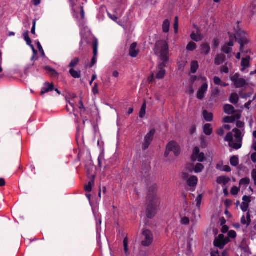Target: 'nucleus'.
I'll list each match as a JSON object with an SVG mask.
<instances>
[{
    "label": "nucleus",
    "mask_w": 256,
    "mask_h": 256,
    "mask_svg": "<svg viewBox=\"0 0 256 256\" xmlns=\"http://www.w3.org/2000/svg\"><path fill=\"white\" fill-rule=\"evenodd\" d=\"M72 8V14L76 20L80 28L82 36L81 44L85 37L90 34L88 28L85 26L84 12L82 5L86 2V0H69Z\"/></svg>",
    "instance_id": "1"
},
{
    "label": "nucleus",
    "mask_w": 256,
    "mask_h": 256,
    "mask_svg": "<svg viewBox=\"0 0 256 256\" xmlns=\"http://www.w3.org/2000/svg\"><path fill=\"white\" fill-rule=\"evenodd\" d=\"M155 52L162 61L158 64V71L156 74V78L158 79H162L166 74L164 68L168 60V46L167 42L164 40L158 42L156 44Z\"/></svg>",
    "instance_id": "2"
},
{
    "label": "nucleus",
    "mask_w": 256,
    "mask_h": 256,
    "mask_svg": "<svg viewBox=\"0 0 256 256\" xmlns=\"http://www.w3.org/2000/svg\"><path fill=\"white\" fill-rule=\"evenodd\" d=\"M236 126L238 128H234L230 132L227 134L224 140L228 143L230 147L238 150L242 146V142L244 135V123L238 121Z\"/></svg>",
    "instance_id": "3"
},
{
    "label": "nucleus",
    "mask_w": 256,
    "mask_h": 256,
    "mask_svg": "<svg viewBox=\"0 0 256 256\" xmlns=\"http://www.w3.org/2000/svg\"><path fill=\"white\" fill-rule=\"evenodd\" d=\"M158 186L155 183H152L148 188L149 203L148 205L146 214L148 218H152L156 213L158 208L160 204V198L156 194Z\"/></svg>",
    "instance_id": "4"
},
{
    "label": "nucleus",
    "mask_w": 256,
    "mask_h": 256,
    "mask_svg": "<svg viewBox=\"0 0 256 256\" xmlns=\"http://www.w3.org/2000/svg\"><path fill=\"white\" fill-rule=\"evenodd\" d=\"M180 148L178 144L174 141H172L167 144L164 156L166 158L170 157V159L172 157V154L174 156H177L180 154Z\"/></svg>",
    "instance_id": "5"
},
{
    "label": "nucleus",
    "mask_w": 256,
    "mask_h": 256,
    "mask_svg": "<svg viewBox=\"0 0 256 256\" xmlns=\"http://www.w3.org/2000/svg\"><path fill=\"white\" fill-rule=\"evenodd\" d=\"M198 80H200L202 83V86L199 88L198 92L196 96L197 98L199 100H202L208 91V84L207 78L205 76H200L198 78Z\"/></svg>",
    "instance_id": "6"
},
{
    "label": "nucleus",
    "mask_w": 256,
    "mask_h": 256,
    "mask_svg": "<svg viewBox=\"0 0 256 256\" xmlns=\"http://www.w3.org/2000/svg\"><path fill=\"white\" fill-rule=\"evenodd\" d=\"M154 236L152 232L148 230H143L142 244L144 246H150L153 242Z\"/></svg>",
    "instance_id": "7"
},
{
    "label": "nucleus",
    "mask_w": 256,
    "mask_h": 256,
    "mask_svg": "<svg viewBox=\"0 0 256 256\" xmlns=\"http://www.w3.org/2000/svg\"><path fill=\"white\" fill-rule=\"evenodd\" d=\"M231 80L236 88H242L244 87L246 84V80L240 78V74H236L231 78Z\"/></svg>",
    "instance_id": "8"
},
{
    "label": "nucleus",
    "mask_w": 256,
    "mask_h": 256,
    "mask_svg": "<svg viewBox=\"0 0 256 256\" xmlns=\"http://www.w3.org/2000/svg\"><path fill=\"white\" fill-rule=\"evenodd\" d=\"M205 158V155L204 152H200V148L198 146L194 148L191 159L192 162L198 160L199 162H202Z\"/></svg>",
    "instance_id": "9"
},
{
    "label": "nucleus",
    "mask_w": 256,
    "mask_h": 256,
    "mask_svg": "<svg viewBox=\"0 0 256 256\" xmlns=\"http://www.w3.org/2000/svg\"><path fill=\"white\" fill-rule=\"evenodd\" d=\"M154 134L155 130L154 129H152L145 136L144 142L142 144V148L143 150H146L148 148L153 140Z\"/></svg>",
    "instance_id": "10"
},
{
    "label": "nucleus",
    "mask_w": 256,
    "mask_h": 256,
    "mask_svg": "<svg viewBox=\"0 0 256 256\" xmlns=\"http://www.w3.org/2000/svg\"><path fill=\"white\" fill-rule=\"evenodd\" d=\"M228 242V238L225 237L223 234H221L214 240V244L216 246L222 248Z\"/></svg>",
    "instance_id": "11"
},
{
    "label": "nucleus",
    "mask_w": 256,
    "mask_h": 256,
    "mask_svg": "<svg viewBox=\"0 0 256 256\" xmlns=\"http://www.w3.org/2000/svg\"><path fill=\"white\" fill-rule=\"evenodd\" d=\"M198 178L196 176H191L186 180L188 185L194 191L198 184Z\"/></svg>",
    "instance_id": "12"
},
{
    "label": "nucleus",
    "mask_w": 256,
    "mask_h": 256,
    "mask_svg": "<svg viewBox=\"0 0 256 256\" xmlns=\"http://www.w3.org/2000/svg\"><path fill=\"white\" fill-rule=\"evenodd\" d=\"M98 41L95 40L93 42V53L94 56L92 60L91 66H93L97 62V56L98 52Z\"/></svg>",
    "instance_id": "13"
},
{
    "label": "nucleus",
    "mask_w": 256,
    "mask_h": 256,
    "mask_svg": "<svg viewBox=\"0 0 256 256\" xmlns=\"http://www.w3.org/2000/svg\"><path fill=\"white\" fill-rule=\"evenodd\" d=\"M24 37V38L25 41L26 42V44L28 46H29L32 50L34 55L32 58V60H34V58L35 55L36 54V50L34 49V46L31 44L32 41L28 36V32H26L23 34Z\"/></svg>",
    "instance_id": "14"
},
{
    "label": "nucleus",
    "mask_w": 256,
    "mask_h": 256,
    "mask_svg": "<svg viewBox=\"0 0 256 256\" xmlns=\"http://www.w3.org/2000/svg\"><path fill=\"white\" fill-rule=\"evenodd\" d=\"M96 220V232H97V240L98 243L100 244V232L101 231V224L102 220L100 218L98 217V216H95Z\"/></svg>",
    "instance_id": "15"
},
{
    "label": "nucleus",
    "mask_w": 256,
    "mask_h": 256,
    "mask_svg": "<svg viewBox=\"0 0 256 256\" xmlns=\"http://www.w3.org/2000/svg\"><path fill=\"white\" fill-rule=\"evenodd\" d=\"M54 88V86L52 84H50L48 82H45L44 84L43 87L42 88L40 92L41 94H44L49 92L52 90Z\"/></svg>",
    "instance_id": "16"
},
{
    "label": "nucleus",
    "mask_w": 256,
    "mask_h": 256,
    "mask_svg": "<svg viewBox=\"0 0 256 256\" xmlns=\"http://www.w3.org/2000/svg\"><path fill=\"white\" fill-rule=\"evenodd\" d=\"M250 56H246L244 58H242L241 62V66L242 68L241 71L244 72L245 70L250 66Z\"/></svg>",
    "instance_id": "17"
},
{
    "label": "nucleus",
    "mask_w": 256,
    "mask_h": 256,
    "mask_svg": "<svg viewBox=\"0 0 256 256\" xmlns=\"http://www.w3.org/2000/svg\"><path fill=\"white\" fill-rule=\"evenodd\" d=\"M241 223L243 225H246L247 228L250 224L251 219L250 212H248L246 216H243L241 218Z\"/></svg>",
    "instance_id": "18"
},
{
    "label": "nucleus",
    "mask_w": 256,
    "mask_h": 256,
    "mask_svg": "<svg viewBox=\"0 0 256 256\" xmlns=\"http://www.w3.org/2000/svg\"><path fill=\"white\" fill-rule=\"evenodd\" d=\"M138 51L136 50V44H132L130 48V55L132 58H135L138 56Z\"/></svg>",
    "instance_id": "19"
},
{
    "label": "nucleus",
    "mask_w": 256,
    "mask_h": 256,
    "mask_svg": "<svg viewBox=\"0 0 256 256\" xmlns=\"http://www.w3.org/2000/svg\"><path fill=\"white\" fill-rule=\"evenodd\" d=\"M234 46V42L232 41H230L228 44H226L222 48V51L225 54H228L230 53L232 50V47Z\"/></svg>",
    "instance_id": "20"
},
{
    "label": "nucleus",
    "mask_w": 256,
    "mask_h": 256,
    "mask_svg": "<svg viewBox=\"0 0 256 256\" xmlns=\"http://www.w3.org/2000/svg\"><path fill=\"white\" fill-rule=\"evenodd\" d=\"M224 110L226 114H231L234 113V107L228 104H225L224 106Z\"/></svg>",
    "instance_id": "21"
},
{
    "label": "nucleus",
    "mask_w": 256,
    "mask_h": 256,
    "mask_svg": "<svg viewBox=\"0 0 256 256\" xmlns=\"http://www.w3.org/2000/svg\"><path fill=\"white\" fill-rule=\"evenodd\" d=\"M230 180V179L229 178L225 176H222L217 178L216 182L219 184L226 186L228 182Z\"/></svg>",
    "instance_id": "22"
},
{
    "label": "nucleus",
    "mask_w": 256,
    "mask_h": 256,
    "mask_svg": "<svg viewBox=\"0 0 256 256\" xmlns=\"http://www.w3.org/2000/svg\"><path fill=\"white\" fill-rule=\"evenodd\" d=\"M202 114L204 120L206 122H210L212 120L214 116L212 112H208L206 110H204Z\"/></svg>",
    "instance_id": "23"
},
{
    "label": "nucleus",
    "mask_w": 256,
    "mask_h": 256,
    "mask_svg": "<svg viewBox=\"0 0 256 256\" xmlns=\"http://www.w3.org/2000/svg\"><path fill=\"white\" fill-rule=\"evenodd\" d=\"M240 34L244 36V37L239 39L238 41V43L240 46V50L242 51L244 46L248 42V40L247 38L245 37L246 33L244 32H240Z\"/></svg>",
    "instance_id": "24"
},
{
    "label": "nucleus",
    "mask_w": 256,
    "mask_h": 256,
    "mask_svg": "<svg viewBox=\"0 0 256 256\" xmlns=\"http://www.w3.org/2000/svg\"><path fill=\"white\" fill-rule=\"evenodd\" d=\"M204 132L207 136H210L212 132V128L210 124H206L204 126Z\"/></svg>",
    "instance_id": "25"
},
{
    "label": "nucleus",
    "mask_w": 256,
    "mask_h": 256,
    "mask_svg": "<svg viewBox=\"0 0 256 256\" xmlns=\"http://www.w3.org/2000/svg\"><path fill=\"white\" fill-rule=\"evenodd\" d=\"M225 56L224 54H218L214 60V63L216 65H220L224 62Z\"/></svg>",
    "instance_id": "26"
},
{
    "label": "nucleus",
    "mask_w": 256,
    "mask_h": 256,
    "mask_svg": "<svg viewBox=\"0 0 256 256\" xmlns=\"http://www.w3.org/2000/svg\"><path fill=\"white\" fill-rule=\"evenodd\" d=\"M190 37L192 40L196 42L200 41L202 38V36L198 31H197L196 33L192 32Z\"/></svg>",
    "instance_id": "27"
},
{
    "label": "nucleus",
    "mask_w": 256,
    "mask_h": 256,
    "mask_svg": "<svg viewBox=\"0 0 256 256\" xmlns=\"http://www.w3.org/2000/svg\"><path fill=\"white\" fill-rule=\"evenodd\" d=\"M70 74L74 78H78L81 76L80 71L76 70L74 68H71L70 70Z\"/></svg>",
    "instance_id": "28"
},
{
    "label": "nucleus",
    "mask_w": 256,
    "mask_h": 256,
    "mask_svg": "<svg viewBox=\"0 0 256 256\" xmlns=\"http://www.w3.org/2000/svg\"><path fill=\"white\" fill-rule=\"evenodd\" d=\"M210 46L207 44H204L201 46L202 53L204 54H208L210 52Z\"/></svg>",
    "instance_id": "29"
},
{
    "label": "nucleus",
    "mask_w": 256,
    "mask_h": 256,
    "mask_svg": "<svg viewBox=\"0 0 256 256\" xmlns=\"http://www.w3.org/2000/svg\"><path fill=\"white\" fill-rule=\"evenodd\" d=\"M198 68V64L197 61H192L190 64V72L194 74Z\"/></svg>",
    "instance_id": "30"
},
{
    "label": "nucleus",
    "mask_w": 256,
    "mask_h": 256,
    "mask_svg": "<svg viewBox=\"0 0 256 256\" xmlns=\"http://www.w3.org/2000/svg\"><path fill=\"white\" fill-rule=\"evenodd\" d=\"M170 22L168 20H166L163 22L162 30L164 32H168L169 31Z\"/></svg>",
    "instance_id": "31"
},
{
    "label": "nucleus",
    "mask_w": 256,
    "mask_h": 256,
    "mask_svg": "<svg viewBox=\"0 0 256 256\" xmlns=\"http://www.w3.org/2000/svg\"><path fill=\"white\" fill-rule=\"evenodd\" d=\"M204 169V166L203 164L200 163H197L194 168V171L195 173L201 172Z\"/></svg>",
    "instance_id": "32"
},
{
    "label": "nucleus",
    "mask_w": 256,
    "mask_h": 256,
    "mask_svg": "<svg viewBox=\"0 0 256 256\" xmlns=\"http://www.w3.org/2000/svg\"><path fill=\"white\" fill-rule=\"evenodd\" d=\"M94 176H92V179L85 186V190L88 192H91L92 186L94 184Z\"/></svg>",
    "instance_id": "33"
},
{
    "label": "nucleus",
    "mask_w": 256,
    "mask_h": 256,
    "mask_svg": "<svg viewBox=\"0 0 256 256\" xmlns=\"http://www.w3.org/2000/svg\"><path fill=\"white\" fill-rule=\"evenodd\" d=\"M239 100L238 96L237 94L233 93L230 95V102L233 104H236L238 103Z\"/></svg>",
    "instance_id": "34"
},
{
    "label": "nucleus",
    "mask_w": 256,
    "mask_h": 256,
    "mask_svg": "<svg viewBox=\"0 0 256 256\" xmlns=\"http://www.w3.org/2000/svg\"><path fill=\"white\" fill-rule=\"evenodd\" d=\"M146 102H144V103L142 104V108H140V114H139V116L140 118H143L144 116L146 114Z\"/></svg>",
    "instance_id": "35"
},
{
    "label": "nucleus",
    "mask_w": 256,
    "mask_h": 256,
    "mask_svg": "<svg viewBox=\"0 0 256 256\" xmlns=\"http://www.w3.org/2000/svg\"><path fill=\"white\" fill-rule=\"evenodd\" d=\"M80 59L78 58H75L72 60L70 64L68 65V67L70 68H73L74 67L78 65Z\"/></svg>",
    "instance_id": "36"
},
{
    "label": "nucleus",
    "mask_w": 256,
    "mask_h": 256,
    "mask_svg": "<svg viewBox=\"0 0 256 256\" xmlns=\"http://www.w3.org/2000/svg\"><path fill=\"white\" fill-rule=\"evenodd\" d=\"M45 69L47 70V72L52 76H57L58 75V72L53 68L49 67L46 66Z\"/></svg>",
    "instance_id": "37"
},
{
    "label": "nucleus",
    "mask_w": 256,
    "mask_h": 256,
    "mask_svg": "<svg viewBox=\"0 0 256 256\" xmlns=\"http://www.w3.org/2000/svg\"><path fill=\"white\" fill-rule=\"evenodd\" d=\"M236 120V118L234 116H225L223 118V121L226 123H233Z\"/></svg>",
    "instance_id": "38"
},
{
    "label": "nucleus",
    "mask_w": 256,
    "mask_h": 256,
    "mask_svg": "<svg viewBox=\"0 0 256 256\" xmlns=\"http://www.w3.org/2000/svg\"><path fill=\"white\" fill-rule=\"evenodd\" d=\"M250 182V180L248 178H245L242 179L240 182V186L244 185L246 187Z\"/></svg>",
    "instance_id": "39"
},
{
    "label": "nucleus",
    "mask_w": 256,
    "mask_h": 256,
    "mask_svg": "<svg viewBox=\"0 0 256 256\" xmlns=\"http://www.w3.org/2000/svg\"><path fill=\"white\" fill-rule=\"evenodd\" d=\"M230 164L232 166H236L238 164V158L236 156H233L230 158Z\"/></svg>",
    "instance_id": "40"
},
{
    "label": "nucleus",
    "mask_w": 256,
    "mask_h": 256,
    "mask_svg": "<svg viewBox=\"0 0 256 256\" xmlns=\"http://www.w3.org/2000/svg\"><path fill=\"white\" fill-rule=\"evenodd\" d=\"M196 48V44L193 42H190L187 46L186 49L190 51H192Z\"/></svg>",
    "instance_id": "41"
},
{
    "label": "nucleus",
    "mask_w": 256,
    "mask_h": 256,
    "mask_svg": "<svg viewBox=\"0 0 256 256\" xmlns=\"http://www.w3.org/2000/svg\"><path fill=\"white\" fill-rule=\"evenodd\" d=\"M124 252L127 254H128V240L127 238H126L124 240Z\"/></svg>",
    "instance_id": "42"
},
{
    "label": "nucleus",
    "mask_w": 256,
    "mask_h": 256,
    "mask_svg": "<svg viewBox=\"0 0 256 256\" xmlns=\"http://www.w3.org/2000/svg\"><path fill=\"white\" fill-rule=\"evenodd\" d=\"M202 195L199 194L196 200V206L198 208H199L200 207V206L201 202H202Z\"/></svg>",
    "instance_id": "43"
},
{
    "label": "nucleus",
    "mask_w": 256,
    "mask_h": 256,
    "mask_svg": "<svg viewBox=\"0 0 256 256\" xmlns=\"http://www.w3.org/2000/svg\"><path fill=\"white\" fill-rule=\"evenodd\" d=\"M37 46H38V49L42 56V57H44L45 56L44 52L42 48V46L39 42H37Z\"/></svg>",
    "instance_id": "44"
},
{
    "label": "nucleus",
    "mask_w": 256,
    "mask_h": 256,
    "mask_svg": "<svg viewBox=\"0 0 256 256\" xmlns=\"http://www.w3.org/2000/svg\"><path fill=\"white\" fill-rule=\"evenodd\" d=\"M228 235L230 238H235L236 236V233L235 231L231 230L228 232Z\"/></svg>",
    "instance_id": "45"
},
{
    "label": "nucleus",
    "mask_w": 256,
    "mask_h": 256,
    "mask_svg": "<svg viewBox=\"0 0 256 256\" xmlns=\"http://www.w3.org/2000/svg\"><path fill=\"white\" fill-rule=\"evenodd\" d=\"M92 92L94 95H96L98 93V84L94 83L92 89Z\"/></svg>",
    "instance_id": "46"
},
{
    "label": "nucleus",
    "mask_w": 256,
    "mask_h": 256,
    "mask_svg": "<svg viewBox=\"0 0 256 256\" xmlns=\"http://www.w3.org/2000/svg\"><path fill=\"white\" fill-rule=\"evenodd\" d=\"M249 206V204L244 203V202H242L240 206V208L243 212H246Z\"/></svg>",
    "instance_id": "47"
},
{
    "label": "nucleus",
    "mask_w": 256,
    "mask_h": 256,
    "mask_svg": "<svg viewBox=\"0 0 256 256\" xmlns=\"http://www.w3.org/2000/svg\"><path fill=\"white\" fill-rule=\"evenodd\" d=\"M239 192V188L236 186H233L231 188L230 192L232 195H236Z\"/></svg>",
    "instance_id": "48"
},
{
    "label": "nucleus",
    "mask_w": 256,
    "mask_h": 256,
    "mask_svg": "<svg viewBox=\"0 0 256 256\" xmlns=\"http://www.w3.org/2000/svg\"><path fill=\"white\" fill-rule=\"evenodd\" d=\"M242 200L244 202L249 204V203L251 202L250 197L247 196H244L242 197Z\"/></svg>",
    "instance_id": "49"
},
{
    "label": "nucleus",
    "mask_w": 256,
    "mask_h": 256,
    "mask_svg": "<svg viewBox=\"0 0 256 256\" xmlns=\"http://www.w3.org/2000/svg\"><path fill=\"white\" fill-rule=\"evenodd\" d=\"M214 82L216 85H221L222 81L217 76H215L214 78Z\"/></svg>",
    "instance_id": "50"
},
{
    "label": "nucleus",
    "mask_w": 256,
    "mask_h": 256,
    "mask_svg": "<svg viewBox=\"0 0 256 256\" xmlns=\"http://www.w3.org/2000/svg\"><path fill=\"white\" fill-rule=\"evenodd\" d=\"M252 178L254 181V184L256 185V170H253L252 172Z\"/></svg>",
    "instance_id": "51"
},
{
    "label": "nucleus",
    "mask_w": 256,
    "mask_h": 256,
    "mask_svg": "<svg viewBox=\"0 0 256 256\" xmlns=\"http://www.w3.org/2000/svg\"><path fill=\"white\" fill-rule=\"evenodd\" d=\"M216 133L218 136H222L224 134V128L221 127L220 128H218L216 132Z\"/></svg>",
    "instance_id": "52"
},
{
    "label": "nucleus",
    "mask_w": 256,
    "mask_h": 256,
    "mask_svg": "<svg viewBox=\"0 0 256 256\" xmlns=\"http://www.w3.org/2000/svg\"><path fill=\"white\" fill-rule=\"evenodd\" d=\"M190 220L186 217H182L181 218V222L184 224H187L189 223Z\"/></svg>",
    "instance_id": "53"
},
{
    "label": "nucleus",
    "mask_w": 256,
    "mask_h": 256,
    "mask_svg": "<svg viewBox=\"0 0 256 256\" xmlns=\"http://www.w3.org/2000/svg\"><path fill=\"white\" fill-rule=\"evenodd\" d=\"M36 22L34 20L32 22V28L31 32L33 34H36Z\"/></svg>",
    "instance_id": "54"
},
{
    "label": "nucleus",
    "mask_w": 256,
    "mask_h": 256,
    "mask_svg": "<svg viewBox=\"0 0 256 256\" xmlns=\"http://www.w3.org/2000/svg\"><path fill=\"white\" fill-rule=\"evenodd\" d=\"M108 15L109 18L110 19H112V20H113L114 22L116 21L118 18L116 16L114 15H112V14H110V13H108Z\"/></svg>",
    "instance_id": "55"
},
{
    "label": "nucleus",
    "mask_w": 256,
    "mask_h": 256,
    "mask_svg": "<svg viewBox=\"0 0 256 256\" xmlns=\"http://www.w3.org/2000/svg\"><path fill=\"white\" fill-rule=\"evenodd\" d=\"M251 159L254 162H256V152L252 154Z\"/></svg>",
    "instance_id": "56"
},
{
    "label": "nucleus",
    "mask_w": 256,
    "mask_h": 256,
    "mask_svg": "<svg viewBox=\"0 0 256 256\" xmlns=\"http://www.w3.org/2000/svg\"><path fill=\"white\" fill-rule=\"evenodd\" d=\"M222 72H224V73H226V74H227L228 72V68L227 66H224L222 68V70H221Z\"/></svg>",
    "instance_id": "57"
},
{
    "label": "nucleus",
    "mask_w": 256,
    "mask_h": 256,
    "mask_svg": "<svg viewBox=\"0 0 256 256\" xmlns=\"http://www.w3.org/2000/svg\"><path fill=\"white\" fill-rule=\"evenodd\" d=\"M178 24H176V22H174V30L175 33H178Z\"/></svg>",
    "instance_id": "58"
},
{
    "label": "nucleus",
    "mask_w": 256,
    "mask_h": 256,
    "mask_svg": "<svg viewBox=\"0 0 256 256\" xmlns=\"http://www.w3.org/2000/svg\"><path fill=\"white\" fill-rule=\"evenodd\" d=\"M41 0H32V2L35 6H37L40 4Z\"/></svg>",
    "instance_id": "59"
},
{
    "label": "nucleus",
    "mask_w": 256,
    "mask_h": 256,
    "mask_svg": "<svg viewBox=\"0 0 256 256\" xmlns=\"http://www.w3.org/2000/svg\"><path fill=\"white\" fill-rule=\"evenodd\" d=\"M222 128H224V130H230L231 128H232V127L230 126V125L229 124H224Z\"/></svg>",
    "instance_id": "60"
},
{
    "label": "nucleus",
    "mask_w": 256,
    "mask_h": 256,
    "mask_svg": "<svg viewBox=\"0 0 256 256\" xmlns=\"http://www.w3.org/2000/svg\"><path fill=\"white\" fill-rule=\"evenodd\" d=\"M223 170L225 172H230L231 170V168L229 166H226L224 167Z\"/></svg>",
    "instance_id": "61"
},
{
    "label": "nucleus",
    "mask_w": 256,
    "mask_h": 256,
    "mask_svg": "<svg viewBox=\"0 0 256 256\" xmlns=\"http://www.w3.org/2000/svg\"><path fill=\"white\" fill-rule=\"evenodd\" d=\"M192 238H189L188 239V248H191V246H192L191 241H192Z\"/></svg>",
    "instance_id": "62"
},
{
    "label": "nucleus",
    "mask_w": 256,
    "mask_h": 256,
    "mask_svg": "<svg viewBox=\"0 0 256 256\" xmlns=\"http://www.w3.org/2000/svg\"><path fill=\"white\" fill-rule=\"evenodd\" d=\"M112 76L114 78H118L119 76V73L118 71L115 70L112 72Z\"/></svg>",
    "instance_id": "63"
},
{
    "label": "nucleus",
    "mask_w": 256,
    "mask_h": 256,
    "mask_svg": "<svg viewBox=\"0 0 256 256\" xmlns=\"http://www.w3.org/2000/svg\"><path fill=\"white\" fill-rule=\"evenodd\" d=\"M6 184L5 181L3 178H0V186H4Z\"/></svg>",
    "instance_id": "64"
}]
</instances>
